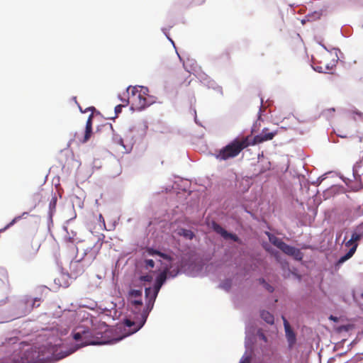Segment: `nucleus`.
<instances>
[{"instance_id": "nucleus-17", "label": "nucleus", "mask_w": 363, "mask_h": 363, "mask_svg": "<svg viewBox=\"0 0 363 363\" xmlns=\"http://www.w3.org/2000/svg\"><path fill=\"white\" fill-rule=\"evenodd\" d=\"M330 67L326 62H320V65L317 66L316 67H314V69L319 72H326L327 71L330 70Z\"/></svg>"}, {"instance_id": "nucleus-5", "label": "nucleus", "mask_w": 363, "mask_h": 363, "mask_svg": "<svg viewBox=\"0 0 363 363\" xmlns=\"http://www.w3.org/2000/svg\"><path fill=\"white\" fill-rule=\"evenodd\" d=\"M277 134V131L271 132L269 128H264L262 133L255 137L247 135L250 145H255L265 141L271 140Z\"/></svg>"}, {"instance_id": "nucleus-2", "label": "nucleus", "mask_w": 363, "mask_h": 363, "mask_svg": "<svg viewBox=\"0 0 363 363\" xmlns=\"http://www.w3.org/2000/svg\"><path fill=\"white\" fill-rule=\"evenodd\" d=\"M142 290L141 289H131L128 294V302L130 306L131 311L135 314L133 320L125 319L124 320L125 325L132 328L130 334H133L138 331L145 323L149 311L153 307L154 301L152 296L149 299L146 308L143 307L142 300Z\"/></svg>"}, {"instance_id": "nucleus-23", "label": "nucleus", "mask_w": 363, "mask_h": 363, "mask_svg": "<svg viewBox=\"0 0 363 363\" xmlns=\"http://www.w3.org/2000/svg\"><path fill=\"white\" fill-rule=\"evenodd\" d=\"M56 204H57V197L55 195L54 196H52V198L51 199V200L50 201L49 207H50V211L55 210Z\"/></svg>"}, {"instance_id": "nucleus-20", "label": "nucleus", "mask_w": 363, "mask_h": 363, "mask_svg": "<svg viewBox=\"0 0 363 363\" xmlns=\"http://www.w3.org/2000/svg\"><path fill=\"white\" fill-rule=\"evenodd\" d=\"M26 215H28L27 212L23 213V214L21 216L15 217L7 225H6L4 228L0 230V233L5 231L6 229H8L11 226H12L14 223H16L18 220H19L21 218H22Z\"/></svg>"}, {"instance_id": "nucleus-38", "label": "nucleus", "mask_w": 363, "mask_h": 363, "mask_svg": "<svg viewBox=\"0 0 363 363\" xmlns=\"http://www.w3.org/2000/svg\"><path fill=\"white\" fill-rule=\"evenodd\" d=\"M329 55H327V56H325V57H324V60H327V59L328 58V56H329Z\"/></svg>"}, {"instance_id": "nucleus-22", "label": "nucleus", "mask_w": 363, "mask_h": 363, "mask_svg": "<svg viewBox=\"0 0 363 363\" xmlns=\"http://www.w3.org/2000/svg\"><path fill=\"white\" fill-rule=\"evenodd\" d=\"M179 235H183L184 237L190 240L194 237V233L191 230L186 229H182Z\"/></svg>"}, {"instance_id": "nucleus-34", "label": "nucleus", "mask_w": 363, "mask_h": 363, "mask_svg": "<svg viewBox=\"0 0 363 363\" xmlns=\"http://www.w3.org/2000/svg\"><path fill=\"white\" fill-rule=\"evenodd\" d=\"M151 292H152L151 288H146L145 289V295H146L147 297H148L150 296Z\"/></svg>"}, {"instance_id": "nucleus-37", "label": "nucleus", "mask_w": 363, "mask_h": 363, "mask_svg": "<svg viewBox=\"0 0 363 363\" xmlns=\"http://www.w3.org/2000/svg\"><path fill=\"white\" fill-rule=\"evenodd\" d=\"M125 99H122V98H121V102L123 103L122 104H124V100H125Z\"/></svg>"}, {"instance_id": "nucleus-40", "label": "nucleus", "mask_w": 363, "mask_h": 363, "mask_svg": "<svg viewBox=\"0 0 363 363\" xmlns=\"http://www.w3.org/2000/svg\"><path fill=\"white\" fill-rule=\"evenodd\" d=\"M361 297L363 298V292L361 294Z\"/></svg>"}, {"instance_id": "nucleus-27", "label": "nucleus", "mask_w": 363, "mask_h": 363, "mask_svg": "<svg viewBox=\"0 0 363 363\" xmlns=\"http://www.w3.org/2000/svg\"><path fill=\"white\" fill-rule=\"evenodd\" d=\"M128 104H125V102H124L123 104H119V105H117L116 107H115V112H116V114L118 115V113H120L121 112V110H122V107H124V106H126Z\"/></svg>"}, {"instance_id": "nucleus-35", "label": "nucleus", "mask_w": 363, "mask_h": 363, "mask_svg": "<svg viewBox=\"0 0 363 363\" xmlns=\"http://www.w3.org/2000/svg\"><path fill=\"white\" fill-rule=\"evenodd\" d=\"M358 228L363 229V223L359 225Z\"/></svg>"}, {"instance_id": "nucleus-21", "label": "nucleus", "mask_w": 363, "mask_h": 363, "mask_svg": "<svg viewBox=\"0 0 363 363\" xmlns=\"http://www.w3.org/2000/svg\"><path fill=\"white\" fill-rule=\"evenodd\" d=\"M29 301H31L30 305H31L32 310H33L34 308H37V307L40 306V302L42 301V298H40V297L32 298V297L29 296Z\"/></svg>"}, {"instance_id": "nucleus-32", "label": "nucleus", "mask_w": 363, "mask_h": 363, "mask_svg": "<svg viewBox=\"0 0 363 363\" xmlns=\"http://www.w3.org/2000/svg\"><path fill=\"white\" fill-rule=\"evenodd\" d=\"M272 253L274 255V256L275 257L276 259L278 261V262H280V259H279V252L276 251V252H272Z\"/></svg>"}, {"instance_id": "nucleus-31", "label": "nucleus", "mask_w": 363, "mask_h": 363, "mask_svg": "<svg viewBox=\"0 0 363 363\" xmlns=\"http://www.w3.org/2000/svg\"><path fill=\"white\" fill-rule=\"evenodd\" d=\"M151 279H152L151 277L148 276V275L143 276L140 277V279L142 281H150Z\"/></svg>"}, {"instance_id": "nucleus-1", "label": "nucleus", "mask_w": 363, "mask_h": 363, "mask_svg": "<svg viewBox=\"0 0 363 363\" xmlns=\"http://www.w3.org/2000/svg\"><path fill=\"white\" fill-rule=\"evenodd\" d=\"M72 336L76 342H80L73 349L56 354L58 348L56 345H47L39 347L23 345L19 352L15 351L9 357L4 358L0 363H41L61 359L80 347L92 345H104L108 342L100 333H96L84 327H77Z\"/></svg>"}, {"instance_id": "nucleus-24", "label": "nucleus", "mask_w": 363, "mask_h": 363, "mask_svg": "<svg viewBox=\"0 0 363 363\" xmlns=\"http://www.w3.org/2000/svg\"><path fill=\"white\" fill-rule=\"evenodd\" d=\"M363 215V206H359L354 209V216L355 217H359Z\"/></svg>"}, {"instance_id": "nucleus-29", "label": "nucleus", "mask_w": 363, "mask_h": 363, "mask_svg": "<svg viewBox=\"0 0 363 363\" xmlns=\"http://www.w3.org/2000/svg\"><path fill=\"white\" fill-rule=\"evenodd\" d=\"M262 283L264 284V286L266 287V289L269 291V292H272L274 291V288L270 286L269 284H268L267 283L265 282V281L264 279H262Z\"/></svg>"}, {"instance_id": "nucleus-10", "label": "nucleus", "mask_w": 363, "mask_h": 363, "mask_svg": "<svg viewBox=\"0 0 363 363\" xmlns=\"http://www.w3.org/2000/svg\"><path fill=\"white\" fill-rule=\"evenodd\" d=\"M283 320L289 345L290 347H292L296 342V335L291 329L290 324L284 317H283Z\"/></svg>"}, {"instance_id": "nucleus-3", "label": "nucleus", "mask_w": 363, "mask_h": 363, "mask_svg": "<svg viewBox=\"0 0 363 363\" xmlns=\"http://www.w3.org/2000/svg\"><path fill=\"white\" fill-rule=\"evenodd\" d=\"M250 146L248 138H237L228 143L227 145L219 150L215 157L217 160H228L236 157L246 147Z\"/></svg>"}, {"instance_id": "nucleus-6", "label": "nucleus", "mask_w": 363, "mask_h": 363, "mask_svg": "<svg viewBox=\"0 0 363 363\" xmlns=\"http://www.w3.org/2000/svg\"><path fill=\"white\" fill-rule=\"evenodd\" d=\"M31 303L29 296H26L18 300L15 304V311L19 316H24L32 311Z\"/></svg>"}, {"instance_id": "nucleus-25", "label": "nucleus", "mask_w": 363, "mask_h": 363, "mask_svg": "<svg viewBox=\"0 0 363 363\" xmlns=\"http://www.w3.org/2000/svg\"><path fill=\"white\" fill-rule=\"evenodd\" d=\"M138 88V91H140V93L141 92V94L146 96H148V92H149V90H148V88L147 87H145V86H137Z\"/></svg>"}, {"instance_id": "nucleus-39", "label": "nucleus", "mask_w": 363, "mask_h": 363, "mask_svg": "<svg viewBox=\"0 0 363 363\" xmlns=\"http://www.w3.org/2000/svg\"><path fill=\"white\" fill-rule=\"evenodd\" d=\"M69 240L71 241V242H74V240H72L70 238H69Z\"/></svg>"}, {"instance_id": "nucleus-8", "label": "nucleus", "mask_w": 363, "mask_h": 363, "mask_svg": "<svg viewBox=\"0 0 363 363\" xmlns=\"http://www.w3.org/2000/svg\"><path fill=\"white\" fill-rule=\"evenodd\" d=\"M280 250L284 253L294 257L296 260H301L303 259V253L299 249L290 246L285 242H284V244L281 245Z\"/></svg>"}, {"instance_id": "nucleus-13", "label": "nucleus", "mask_w": 363, "mask_h": 363, "mask_svg": "<svg viewBox=\"0 0 363 363\" xmlns=\"http://www.w3.org/2000/svg\"><path fill=\"white\" fill-rule=\"evenodd\" d=\"M363 236V233L362 234H359L357 233H353L351 235V238L347 241L345 242V246L349 247H352L354 246V245H358V243L357 242L359 240H361L362 237Z\"/></svg>"}, {"instance_id": "nucleus-26", "label": "nucleus", "mask_w": 363, "mask_h": 363, "mask_svg": "<svg viewBox=\"0 0 363 363\" xmlns=\"http://www.w3.org/2000/svg\"><path fill=\"white\" fill-rule=\"evenodd\" d=\"M351 113L352 114V117L354 119H357L355 116H357L359 119H363V113L359 112V111H352Z\"/></svg>"}, {"instance_id": "nucleus-9", "label": "nucleus", "mask_w": 363, "mask_h": 363, "mask_svg": "<svg viewBox=\"0 0 363 363\" xmlns=\"http://www.w3.org/2000/svg\"><path fill=\"white\" fill-rule=\"evenodd\" d=\"M70 274L73 278H77L85 271V267L80 260L72 261L69 266Z\"/></svg>"}, {"instance_id": "nucleus-19", "label": "nucleus", "mask_w": 363, "mask_h": 363, "mask_svg": "<svg viewBox=\"0 0 363 363\" xmlns=\"http://www.w3.org/2000/svg\"><path fill=\"white\" fill-rule=\"evenodd\" d=\"M147 252V254L149 255H159L160 257H163L166 259H169L170 257L167 255H165L158 250H154L152 248H148L146 251Z\"/></svg>"}, {"instance_id": "nucleus-4", "label": "nucleus", "mask_w": 363, "mask_h": 363, "mask_svg": "<svg viewBox=\"0 0 363 363\" xmlns=\"http://www.w3.org/2000/svg\"><path fill=\"white\" fill-rule=\"evenodd\" d=\"M137 86H128L127 89L128 99H125V104H130L131 108L136 111H141L151 104L150 100L141 92L138 91Z\"/></svg>"}, {"instance_id": "nucleus-15", "label": "nucleus", "mask_w": 363, "mask_h": 363, "mask_svg": "<svg viewBox=\"0 0 363 363\" xmlns=\"http://www.w3.org/2000/svg\"><path fill=\"white\" fill-rule=\"evenodd\" d=\"M357 248V245H354V246H352L344 256L340 257L338 262L342 263V262H345L346 260L349 259L350 258H351L353 256V255L354 254V252H356Z\"/></svg>"}, {"instance_id": "nucleus-18", "label": "nucleus", "mask_w": 363, "mask_h": 363, "mask_svg": "<svg viewBox=\"0 0 363 363\" xmlns=\"http://www.w3.org/2000/svg\"><path fill=\"white\" fill-rule=\"evenodd\" d=\"M269 240L274 245L277 247L279 249L281 247V245L284 244V241H282L281 239L274 236V235H269Z\"/></svg>"}, {"instance_id": "nucleus-33", "label": "nucleus", "mask_w": 363, "mask_h": 363, "mask_svg": "<svg viewBox=\"0 0 363 363\" xmlns=\"http://www.w3.org/2000/svg\"><path fill=\"white\" fill-rule=\"evenodd\" d=\"M250 357H245L244 359H242L239 363H250Z\"/></svg>"}, {"instance_id": "nucleus-14", "label": "nucleus", "mask_w": 363, "mask_h": 363, "mask_svg": "<svg viewBox=\"0 0 363 363\" xmlns=\"http://www.w3.org/2000/svg\"><path fill=\"white\" fill-rule=\"evenodd\" d=\"M181 4L186 8L199 6L203 4L205 0H180Z\"/></svg>"}, {"instance_id": "nucleus-7", "label": "nucleus", "mask_w": 363, "mask_h": 363, "mask_svg": "<svg viewBox=\"0 0 363 363\" xmlns=\"http://www.w3.org/2000/svg\"><path fill=\"white\" fill-rule=\"evenodd\" d=\"M213 229L216 233L220 234L225 239H230L235 242H241L240 238L235 234L228 233L216 222L213 223Z\"/></svg>"}, {"instance_id": "nucleus-30", "label": "nucleus", "mask_w": 363, "mask_h": 363, "mask_svg": "<svg viewBox=\"0 0 363 363\" xmlns=\"http://www.w3.org/2000/svg\"><path fill=\"white\" fill-rule=\"evenodd\" d=\"M259 338L263 340L264 342H267V337H266V335L262 333V332H260L259 333Z\"/></svg>"}, {"instance_id": "nucleus-16", "label": "nucleus", "mask_w": 363, "mask_h": 363, "mask_svg": "<svg viewBox=\"0 0 363 363\" xmlns=\"http://www.w3.org/2000/svg\"><path fill=\"white\" fill-rule=\"evenodd\" d=\"M262 318L269 324H273L274 321V315L270 313L269 311H262L260 314Z\"/></svg>"}, {"instance_id": "nucleus-11", "label": "nucleus", "mask_w": 363, "mask_h": 363, "mask_svg": "<svg viewBox=\"0 0 363 363\" xmlns=\"http://www.w3.org/2000/svg\"><path fill=\"white\" fill-rule=\"evenodd\" d=\"M92 119L93 114L91 113L86 121L84 135L83 139L81 140V142L83 143H86L91 138L92 133Z\"/></svg>"}, {"instance_id": "nucleus-36", "label": "nucleus", "mask_w": 363, "mask_h": 363, "mask_svg": "<svg viewBox=\"0 0 363 363\" xmlns=\"http://www.w3.org/2000/svg\"><path fill=\"white\" fill-rule=\"evenodd\" d=\"M88 109H89V110H91V111H94V110L95 109V108H94V107H90V108H89Z\"/></svg>"}, {"instance_id": "nucleus-12", "label": "nucleus", "mask_w": 363, "mask_h": 363, "mask_svg": "<svg viewBox=\"0 0 363 363\" xmlns=\"http://www.w3.org/2000/svg\"><path fill=\"white\" fill-rule=\"evenodd\" d=\"M165 280H166V273L165 272L161 273L157 279L156 286H155V289L153 291V294L152 295L153 301L155 300L157 293L160 290V288L161 287V286L162 285V284L164 283V281Z\"/></svg>"}, {"instance_id": "nucleus-28", "label": "nucleus", "mask_w": 363, "mask_h": 363, "mask_svg": "<svg viewBox=\"0 0 363 363\" xmlns=\"http://www.w3.org/2000/svg\"><path fill=\"white\" fill-rule=\"evenodd\" d=\"M155 266V262L152 259H146L145 260V267L148 268H153Z\"/></svg>"}]
</instances>
